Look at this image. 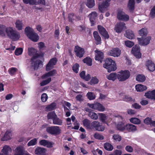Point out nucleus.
I'll use <instances>...</instances> for the list:
<instances>
[{
	"label": "nucleus",
	"mask_w": 155,
	"mask_h": 155,
	"mask_svg": "<svg viewBox=\"0 0 155 155\" xmlns=\"http://www.w3.org/2000/svg\"><path fill=\"white\" fill-rule=\"evenodd\" d=\"M25 32L27 36L31 40L34 42H37L38 40L39 36L32 28L29 27H26L25 29Z\"/></svg>",
	"instance_id": "nucleus-1"
},
{
	"label": "nucleus",
	"mask_w": 155,
	"mask_h": 155,
	"mask_svg": "<svg viewBox=\"0 0 155 155\" xmlns=\"http://www.w3.org/2000/svg\"><path fill=\"white\" fill-rule=\"evenodd\" d=\"M103 67L107 69V71L109 72L114 71L117 69L115 61L111 58H108L106 59L105 63L104 64Z\"/></svg>",
	"instance_id": "nucleus-2"
},
{
	"label": "nucleus",
	"mask_w": 155,
	"mask_h": 155,
	"mask_svg": "<svg viewBox=\"0 0 155 155\" xmlns=\"http://www.w3.org/2000/svg\"><path fill=\"white\" fill-rule=\"evenodd\" d=\"M5 31L7 35L13 41H17L19 39L20 37L19 33L16 31L13 30L12 28L9 27L6 28Z\"/></svg>",
	"instance_id": "nucleus-3"
},
{
	"label": "nucleus",
	"mask_w": 155,
	"mask_h": 155,
	"mask_svg": "<svg viewBox=\"0 0 155 155\" xmlns=\"http://www.w3.org/2000/svg\"><path fill=\"white\" fill-rule=\"evenodd\" d=\"M117 74V79L120 81H126L130 76V73L128 70H121Z\"/></svg>",
	"instance_id": "nucleus-4"
},
{
	"label": "nucleus",
	"mask_w": 155,
	"mask_h": 155,
	"mask_svg": "<svg viewBox=\"0 0 155 155\" xmlns=\"http://www.w3.org/2000/svg\"><path fill=\"white\" fill-rule=\"evenodd\" d=\"M47 132L53 135H58L61 133V130L59 127L57 126H52L47 128Z\"/></svg>",
	"instance_id": "nucleus-5"
},
{
	"label": "nucleus",
	"mask_w": 155,
	"mask_h": 155,
	"mask_svg": "<svg viewBox=\"0 0 155 155\" xmlns=\"http://www.w3.org/2000/svg\"><path fill=\"white\" fill-rule=\"evenodd\" d=\"M121 54V50L117 48H112L107 52L108 55L114 57H118Z\"/></svg>",
	"instance_id": "nucleus-6"
},
{
	"label": "nucleus",
	"mask_w": 155,
	"mask_h": 155,
	"mask_svg": "<svg viewBox=\"0 0 155 155\" xmlns=\"http://www.w3.org/2000/svg\"><path fill=\"white\" fill-rule=\"evenodd\" d=\"M87 105L90 108L94 110H97L101 111H104L105 110L104 107L99 103H97L94 104L88 103Z\"/></svg>",
	"instance_id": "nucleus-7"
},
{
	"label": "nucleus",
	"mask_w": 155,
	"mask_h": 155,
	"mask_svg": "<svg viewBox=\"0 0 155 155\" xmlns=\"http://www.w3.org/2000/svg\"><path fill=\"white\" fill-rule=\"evenodd\" d=\"M126 29L125 24L124 22H120L117 23L114 28V30L116 32L120 33Z\"/></svg>",
	"instance_id": "nucleus-8"
},
{
	"label": "nucleus",
	"mask_w": 155,
	"mask_h": 155,
	"mask_svg": "<svg viewBox=\"0 0 155 155\" xmlns=\"http://www.w3.org/2000/svg\"><path fill=\"white\" fill-rule=\"evenodd\" d=\"M58 61V60L56 58H54L51 59L46 66V70L47 71H48L54 68V66L56 65Z\"/></svg>",
	"instance_id": "nucleus-9"
},
{
	"label": "nucleus",
	"mask_w": 155,
	"mask_h": 155,
	"mask_svg": "<svg viewBox=\"0 0 155 155\" xmlns=\"http://www.w3.org/2000/svg\"><path fill=\"white\" fill-rule=\"evenodd\" d=\"M117 18L120 20L125 21H127L129 19V16L121 10L118 11Z\"/></svg>",
	"instance_id": "nucleus-10"
},
{
	"label": "nucleus",
	"mask_w": 155,
	"mask_h": 155,
	"mask_svg": "<svg viewBox=\"0 0 155 155\" xmlns=\"http://www.w3.org/2000/svg\"><path fill=\"white\" fill-rule=\"evenodd\" d=\"M28 54L31 56H33L31 58V61H34L37 58H38L39 55L37 53V51L33 48H28Z\"/></svg>",
	"instance_id": "nucleus-11"
},
{
	"label": "nucleus",
	"mask_w": 155,
	"mask_h": 155,
	"mask_svg": "<svg viewBox=\"0 0 155 155\" xmlns=\"http://www.w3.org/2000/svg\"><path fill=\"white\" fill-rule=\"evenodd\" d=\"M131 52L136 58H140L141 56L140 48L138 45H136L132 48Z\"/></svg>",
	"instance_id": "nucleus-12"
},
{
	"label": "nucleus",
	"mask_w": 155,
	"mask_h": 155,
	"mask_svg": "<svg viewBox=\"0 0 155 155\" xmlns=\"http://www.w3.org/2000/svg\"><path fill=\"white\" fill-rule=\"evenodd\" d=\"M92 127L98 131H103L105 129V127L100 124V123L98 121H94L91 123Z\"/></svg>",
	"instance_id": "nucleus-13"
},
{
	"label": "nucleus",
	"mask_w": 155,
	"mask_h": 155,
	"mask_svg": "<svg viewBox=\"0 0 155 155\" xmlns=\"http://www.w3.org/2000/svg\"><path fill=\"white\" fill-rule=\"evenodd\" d=\"M97 28L100 34L105 38L108 39L109 35L105 29L101 25L97 26Z\"/></svg>",
	"instance_id": "nucleus-14"
},
{
	"label": "nucleus",
	"mask_w": 155,
	"mask_h": 155,
	"mask_svg": "<svg viewBox=\"0 0 155 155\" xmlns=\"http://www.w3.org/2000/svg\"><path fill=\"white\" fill-rule=\"evenodd\" d=\"M103 3L101 5H99L98 6V9L100 11L102 12H104L106 9L109 5V2L110 1V0H104Z\"/></svg>",
	"instance_id": "nucleus-15"
},
{
	"label": "nucleus",
	"mask_w": 155,
	"mask_h": 155,
	"mask_svg": "<svg viewBox=\"0 0 155 155\" xmlns=\"http://www.w3.org/2000/svg\"><path fill=\"white\" fill-rule=\"evenodd\" d=\"M137 39L140 45H147L150 43L151 38L150 37H147L144 38L142 37L141 38H137Z\"/></svg>",
	"instance_id": "nucleus-16"
},
{
	"label": "nucleus",
	"mask_w": 155,
	"mask_h": 155,
	"mask_svg": "<svg viewBox=\"0 0 155 155\" xmlns=\"http://www.w3.org/2000/svg\"><path fill=\"white\" fill-rule=\"evenodd\" d=\"M74 51L76 56L80 58L83 57L84 53V49L78 46L75 47Z\"/></svg>",
	"instance_id": "nucleus-17"
},
{
	"label": "nucleus",
	"mask_w": 155,
	"mask_h": 155,
	"mask_svg": "<svg viewBox=\"0 0 155 155\" xmlns=\"http://www.w3.org/2000/svg\"><path fill=\"white\" fill-rule=\"evenodd\" d=\"M94 52L95 53V59L101 63L104 57L103 53L97 50H95Z\"/></svg>",
	"instance_id": "nucleus-18"
},
{
	"label": "nucleus",
	"mask_w": 155,
	"mask_h": 155,
	"mask_svg": "<svg viewBox=\"0 0 155 155\" xmlns=\"http://www.w3.org/2000/svg\"><path fill=\"white\" fill-rule=\"evenodd\" d=\"M119 118L121 120L118 123L117 125V129L120 131H125V128H126V125L122 121V118L120 116L119 117Z\"/></svg>",
	"instance_id": "nucleus-19"
},
{
	"label": "nucleus",
	"mask_w": 155,
	"mask_h": 155,
	"mask_svg": "<svg viewBox=\"0 0 155 155\" xmlns=\"http://www.w3.org/2000/svg\"><path fill=\"white\" fill-rule=\"evenodd\" d=\"M125 131L129 132L134 133L137 130V127L131 124H128L126 125Z\"/></svg>",
	"instance_id": "nucleus-20"
},
{
	"label": "nucleus",
	"mask_w": 155,
	"mask_h": 155,
	"mask_svg": "<svg viewBox=\"0 0 155 155\" xmlns=\"http://www.w3.org/2000/svg\"><path fill=\"white\" fill-rule=\"evenodd\" d=\"M147 69L150 71H153L155 70V65L153 62L151 60H148L145 63Z\"/></svg>",
	"instance_id": "nucleus-21"
},
{
	"label": "nucleus",
	"mask_w": 155,
	"mask_h": 155,
	"mask_svg": "<svg viewBox=\"0 0 155 155\" xmlns=\"http://www.w3.org/2000/svg\"><path fill=\"white\" fill-rule=\"evenodd\" d=\"M12 151L11 148L9 146L5 145L3 147L2 150V153L0 154L1 155H9Z\"/></svg>",
	"instance_id": "nucleus-22"
},
{
	"label": "nucleus",
	"mask_w": 155,
	"mask_h": 155,
	"mask_svg": "<svg viewBox=\"0 0 155 155\" xmlns=\"http://www.w3.org/2000/svg\"><path fill=\"white\" fill-rule=\"evenodd\" d=\"M46 149L44 148L39 147H37L35 150V153L38 155H43L46 152Z\"/></svg>",
	"instance_id": "nucleus-23"
},
{
	"label": "nucleus",
	"mask_w": 155,
	"mask_h": 155,
	"mask_svg": "<svg viewBox=\"0 0 155 155\" xmlns=\"http://www.w3.org/2000/svg\"><path fill=\"white\" fill-rule=\"evenodd\" d=\"M25 151L22 147L19 146L15 149V155H23Z\"/></svg>",
	"instance_id": "nucleus-24"
},
{
	"label": "nucleus",
	"mask_w": 155,
	"mask_h": 155,
	"mask_svg": "<svg viewBox=\"0 0 155 155\" xmlns=\"http://www.w3.org/2000/svg\"><path fill=\"white\" fill-rule=\"evenodd\" d=\"M40 144L44 146H46L48 147H52V143L45 140H42L39 141Z\"/></svg>",
	"instance_id": "nucleus-25"
},
{
	"label": "nucleus",
	"mask_w": 155,
	"mask_h": 155,
	"mask_svg": "<svg viewBox=\"0 0 155 155\" xmlns=\"http://www.w3.org/2000/svg\"><path fill=\"white\" fill-rule=\"evenodd\" d=\"M31 62L32 66L33 67V68L35 70L37 69L39 66V65L41 64V61L40 60H38L37 58L34 61H31Z\"/></svg>",
	"instance_id": "nucleus-26"
},
{
	"label": "nucleus",
	"mask_w": 155,
	"mask_h": 155,
	"mask_svg": "<svg viewBox=\"0 0 155 155\" xmlns=\"http://www.w3.org/2000/svg\"><path fill=\"white\" fill-rule=\"evenodd\" d=\"M93 36L96 41V44L97 45L101 44V38L97 31H94V32Z\"/></svg>",
	"instance_id": "nucleus-27"
},
{
	"label": "nucleus",
	"mask_w": 155,
	"mask_h": 155,
	"mask_svg": "<svg viewBox=\"0 0 155 155\" xmlns=\"http://www.w3.org/2000/svg\"><path fill=\"white\" fill-rule=\"evenodd\" d=\"M57 73L56 70L54 69L44 74L42 77L43 79H45L48 77L54 76Z\"/></svg>",
	"instance_id": "nucleus-28"
},
{
	"label": "nucleus",
	"mask_w": 155,
	"mask_h": 155,
	"mask_svg": "<svg viewBox=\"0 0 155 155\" xmlns=\"http://www.w3.org/2000/svg\"><path fill=\"white\" fill-rule=\"evenodd\" d=\"M145 96L147 98L155 100V90L145 93Z\"/></svg>",
	"instance_id": "nucleus-29"
},
{
	"label": "nucleus",
	"mask_w": 155,
	"mask_h": 155,
	"mask_svg": "<svg viewBox=\"0 0 155 155\" xmlns=\"http://www.w3.org/2000/svg\"><path fill=\"white\" fill-rule=\"evenodd\" d=\"M97 16V14L95 12H93L89 15L90 20L91 23H94Z\"/></svg>",
	"instance_id": "nucleus-30"
},
{
	"label": "nucleus",
	"mask_w": 155,
	"mask_h": 155,
	"mask_svg": "<svg viewBox=\"0 0 155 155\" xmlns=\"http://www.w3.org/2000/svg\"><path fill=\"white\" fill-rule=\"evenodd\" d=\"M125 36L129 39H132L134 38V33L131 30H127L126 31Z\"/></svg>",
	"instance_id": "nucleus-31"
},
{
	"label": "nucleus",
	"mask_w": 155,
	"mask_h": 155,
	"mask_svg": "<svg viewBox=\"0 0 155 155\" xmlns=\"http://www.w3.org/2000/svg\"><path fill=\"white\" fill-rule=\"evenodd\" d=\"M11 132L10 131L8 130L6 132L4 137L2 138L1 140L2 141L7 140L11 139Z\"/></svg>",
	"instance_id": "nucleus-32"
},
{
	"label": "nucleus",
	"mask_w": 155,
	"mask_h": 155,
	"mask_svg": "<svg viewBox=\"0 0 155 155\" xmlns=\"http://www.w3.org/2000/svg\"><path fill=\"white\" fill-rule=\"evenodd\" d=\"M135 87L136 90L137 91H142L147 89L146 86L141 84L136 85Z\"/></svg>",
	"instance_id": "nucleus-33"
},
{
	"label": "nucleus",
	"mask_w": 155,
	"mask_h": 155,
	"mask_svg": "<svg viewBox=\"0 0 155 155\" xmlns=\"http://www.w3.org/2000/svg\"><path fill=\"white\" fill-rule=\"evenodd\" d=\"M135 4V0H129L128 4V7L131 11L134 9Z\"/></svg>",
	"instance_id": "nucleus-34"
},
{
	"label": "nucleus",
	"mask_w": 155,
	"mask_h": 155,
	"mask_svg": "<svg viewBox=\"0 0 155 155\" xmlns=\"http://www.w3.org/2000/svg\"><path fill=\"white\" fill-rule=\"evenodd\" d=\"M53 121L54 124L61 125L63 124L62 120L58 118L57 116L53 119Z\"/></svg>",
	"instance_id": "nucleus-35"
},
{
	"label": "nucleus",
	"mask_w": 155,
	"mask_h": 155,
	"mask_svg": "<svg viewBox=\"0 0 155 155\" xmlns=\"http://www.w3.org/2000/svg\"><path fill=\"white\" fill-rule=\"evenodd\" d=\"M16 28L18 30H21L23 28V24L21 21L17 20L15 23Z\"/></svg>",
	"instance_id": "nucleus-36"
},
{
	"label": "nucleus",
	"mask_w": 155,
	"mask_h": 155,
	"mask_svg": "<svg viewBox=\"0 0 155 155\" xmlns=\"http://www.w3.org/2000/svg\"><path fill=\"white\" fill-rule=\"evenodd\" d=\"M99 119L100 121H101L102 122L107 124L106 121V120L107 119V117L103 113H99Z\"/></svg>",
	"instance_id": "nucleus-37"
},
{
	"label": "nucleus",
	"mask_w": 155,
	"mask_h": 155,
	"mask_svg": "<svg viewBox=\"0 0 155 155\" xmlns=\"http://www.w3.org/2000/svg\"><path fill=\"white\" fill-rule=\"evenodd\" d=\"M107 78L109 80L114 81L117 78V74L115 73H111L109 75L107 76Z\"/></svg>",
	"instance_id": "nucleus-38"
},
{
	"label": "nucleus",
	"mask_w": 155,
	"mask_h": 155,
	"mask_svg": "<svg viewBox=\"0 0 155 155\" xmlns=\"http://www.w3.org/2000/svg\"><path fill=\"white\" fill-rule=\"evenodd\" d=\"M104 147L105 150L108 151H112L114 149L113 145L108 142L104 143Z\"/></svg>",
	"instance_id": "nucleus-39"
},
{
	"label": "nucleus",
	"mask_w": 155,
	"mask_h": 155,
	"mask_svg": "<svg viewBox=\"0 0 155 155\" xmlns=\"http://www.w3.org/2000/svg\"><path fill=\"white\" fill-rule=\"evenodd\" d=\"M131 123L135 124H141L140 120L136 117H132L130 119Z\"/></svg>",
	"instance_id": "nucleus-40"
},
{
	"label": "nucleus",
	"mask_w": 155,
	"mask_h": 155,
	"mask_svg": "<svg viewBox=\"0 0 155 155\" xmlns=\"http://www.w3.org/2000/svg\"><path fill=\"white\" fill-rule=\"evenodd\" d=\"M56 106V104L54 103H53L51 104L50 105L47 106L46 107V110L47 111L53 110L55 109Z\"/></svg>",
	"instance_id": "nucleus-41"
},
{
	"label": "nucleus",
	"mask_w": 155,
	"mask_h": 155,
	"mask_svg": "<svg viewBox=\"0 0 155 155\" xmlns=\"http://www.w3.org/2000/svg\"><path fill=\"white\" fill-rule=\"evenodd\" d=\"M83 123L84 125L87 129H91L90 126L91 122L87 119H86L83 121Z\"/></svg>",
	"instance_id": "nucleus-42"
},
{
	"label": "nucleus",
	"mask_w": 155,
	"mask_h": 155,
	"mask_svg": "<svg viewBox=\"0 0 155 155\" xmlns=\"http://www.w3.org/2000/svg\"><path fill=\"white\" fill-rule=\"evenodd\" d=\"M23 2L25 4H29L31 5H37L38 3L37 0H23Z\"/></svg>",
	"instance_id": "nucleus-43"
},
{
	"label": "nucleus",
	"mask_w": 155,
	"mask_h": 155,
	"mask_svg": "<svg viewBox=\"0 0 155 155\" xmlns=\"http://www.w3.org/2000/svg\"><path fill=\"white\" fill-rule=\"evenodd\" d=\"M112 139L115 142H120L122 139V137L119 134H115L113 135Z\"/></svg>",
	"instance_id": "nucleus-44"
},
{
	"label": "nucleus",
	"mask_w": 155,
	"mask_h": 155,
	"mask_svg": "<svg viewBox=\"0 0 155 155\" xmlns=\"http://www.w3.org/2000/svg\"><path fill=\"white\" fill-rule=\"evenodd\" d=\"M139 34L142 37L146 36L148 34V31L147 29L145 28H142L139 30Z\"/></svg>",
	"instance_id": "nucleus-45"
},
{
	"label": "nucleus",
	"mask_w": 155,
	"mask_h": 155,
	"mask_svg": "<svg viewBox=\"0 0 155 155\" xmlns=\"http://www.w3.org/2000/svg\"><path fill=\"white\" fill-rule=\"evenodd\" d=\"M56 114L54 111L49 112L47 115V118L48 119H53L57 116Z\"/></svg>",
	"instance_id": "nucleus-46"
},
{
	"label": "nucleus",
	"mask_w": 155,
	"mask_h": 155,
	"mask_svg": "<svg viewBox=\"0 0 155 155\" xmlns=\"http://www.w3.org/2000/svg\"><path fill=\"white\" fill-rule=\"evenodd\" d=\"M83 62L86 64L88 66H91L92 65V61L91 59L90 58H86L83 59Z\"/></svg>",
	"instance_id": "nucleus-47"
},
{
	"label": "nucleus",
	"mask_w": 155,
	"mask_h": 155,
	"mask_svg": "<svg viewBox=\"0 0 155 155\" xmlns=\"http://www.w3.org/2000/svg\"><path fill=\"white\" fill-rule=\"evenodd\" d=\"M86 5L90 8H92L95 5L94 0H88Z\"/></svg>",
	"instance_id": "nucleus-48"
},
{
	"label": "nucleus",
	"mask_w": 155,
	"mask_h": 155,
	"mask_svg": "<svg viewBox=\"0 0 155 155\" xmlns=\"http://www.w3.org/2000/svg\"><path fill=\"white\" fill-rule=\"evenodd\" d=\"M136 79L138 81L143 82L145 80V77L143 75L139 74L137 76Z\"/></svg>",
	"instance_id": "nucleus-49"
},
{
	"label": "nucleus",
	"mask_w": 155,
	"mask_h": 155,
	"mask_svg": "<svg viewBox=\"0 0 155 155\" xmlns=\"http://www.w3.org/2000/svg\"><path fill=\"white\" fill-rule=\"evenodd\" d=\"M17 70L18 69L16 68L13 67L9 68L8 70V72L11 75H13L15 74Z\"/></svg>",
	"instance_id": "nucleus-50"
},
{
	"label": "nucleus",
	"mask_w": 155,
	"mask_h": 155,
	"mask_svg": "<svg viewBox=\"0 0 155 155\" xmlns=\"http://www.w3.org/2000/svg\"><path fill=\"white\" fill-rule=\"evenodd\" d=\"M89 116L93 120H96L98 118V116L97 114L93 112H91L89 113Z\"/></svg>",
	"instance_id": "nucleus-51"
},
{
	"label": "nucleus",
	"mask_w": 155,
	"mask_h": 155,
	"mask_svg": "<svg viewBox=\"0 0 155 155\" xmlns=\"http://www.w3.org/2000/svg\"><path fill=\"white\" fill-rule=\"evenodd\" d=\"M99 81L96 77H92L90 82L91 85L95 84H97Z\"/></svg>",
	"instance_id": "nucleus-52"
},
{
	"label": "nucleus",
	"mask_w": 155,
	"mask_h": 155,
	"mask_svg": "<svg viewBox=\"0 0 155 155\" xmlns=\"http://www.w3.org/2000/svg\"><path fill=\"white\" fill-rule=\"evenodd\" d=\"M88 99L90 100H93L95 99V96L94 94L92 92H88L87 94Z\"/></svg>",
	"instance_id": "nucleus-53"
},
{
	"label": "nucleus",
	"mask_w": 155,
	"mask_h": 155,
	"mask_svg": "<svg viewBox=\"0 0 155 155\" xmlns=\"http://www.w3.org/2000/svg\"><path fill=\"white\" fill-rule=\"evenodd\" d=\"M37 143V139L34 138L29 141L27 145L28 146H34L36 145Z\"/></svg>",
	"instance_id": "nucleus-54"
},
{
	"label": "nucleus",
	"mask_w": 155,
	"mask_h": 155,
	"mask_svg": "<svg viewBox=\"0 0 155 155\" xmlns=\"http://www.w3.org/2000/svg\"><path fill=\"white\" fill-rule=\"evenodd\" d=\"M79 65L78 64L76 63L72 67V69L73 71L76 73H77L79 71Z\"/></svg>",
	"instance_id": "nucleus-55"
},
{
	"label": "nucleus",
	"mask_w": 155,
	"mask_h": 155,
	"mask_svg": "<svg viewBox=\"0 0 155 155\" xmlns=\"http://www.w3.org/2000/svg\"><path fill=\"white\" fill-rule=\"evenodd\" d=\"M76 16L73 13L69 14L68 16L69 21L70 22H72L75 19Z\"/></svg>",
	"instance_id": "nucleus-56"
},
{
	"label": "nucleus",
	"mask_w": 155,
	"mask_h": 155,
	"mask_svg": "<svg viewBox=\"0 0 155 155\" xmlns=\"http://www.w3.org/2000/svg\"><path fill=\"white\" fill-rule=\"evenodd\" d=\"M51 81V78H49L43 81L40 83V85L41 86H43L47 84H48Z\"/></svg>",
	"instance_id": "nucleus-57"
},
{
	"label": "nucleus",
	"mask_w": 155,
	"mask_h": 155,
	"mask_svg": "<svg viewBox=\"0 0 155 155\" xmlns=\"http://www.w3.org/2000/svg\"><path fill=\"white\" fill-rule=\"evenodd\" d=\"M150 16V17L153 18L155 17V5L151 9Z\"/></svg>",
	"instance_id": "nucleus-58"
},
{
	"label": "nucleus",
	"mask_w": 155,
	"mask_h": 155,
	"mask_svg": "<svg viewBox=\"0 0 155 155\" xmlns=\"http://www.w3.org/2000/svg\"><path fill=\"white\" fill-rule=\"evenodd\" d=\"M5 30L4 26L3 25H0V35L2 36L5 35Z\"/></svg>",
	"instance_id": "nucleus-59"
},
{
	"label": "nucleus",
	"mask_w": 155,
	"mask_h": 155,
	"mask_svg": "<svg viewBox=\"0 0 155 155\" xmlns=\"http://www.w3.org/2000/svg\"><path fill=\"white\" fill-rule=\"evenodd\" d=\"M94 137L95 138L98 140H102L104 139V137L103 135L98 133L95 134Z\"/></svg>",
	"instance_id": "nucleus-60"
},
{
	"label": "nucleus",
	"mask_w": 155,
	"mask_h": 155,
	"mask_svg": "<svg viewBox=\"0 0 155 155\" xmlns=\"http://www.w3.org/2000/svg\"><path fill=\"white\" fill-rule=\"evenodd\" d=\"M125 44L126 46L131 48L134 45V43L133 42L130 41H127L125 42Z\"/></svg>",
	"instance_id": "nucleus-61"
},
{
	"label": "nucleus",
	"mask_w": 155,
	"mask_h": 155,
	"mask_svg": "<svg viewBox=\"0 0 155 155\" xmlns=\"http://www.w3.org/2000/svg\"><path fill=\"white\" fill-rule=\"evenodd\" d=\"M23 51V49L22 48H17L15 51V54L16 55L18 56L21 54Z\"/></svg>",
	"instance_id": "nucleus-62"
},
{
	"label": "nucleus",
	"mask_w": 155,
	"mask_h": 155,
	"mask_svg": "<svg viewBox=\"0 0 155 155\" xmlns=\"http://www.w3.org/2000/svg\"><path fill=\"white\" fill-rule=\"evenodd\" d=\"M152 119L150 117H147L143 120V122L147 125H150L152 121Z\"/></svg>",
	"instance_id": "nucleus-63"
},
{
	"label": "nucleus",
	"mask_w": 155,
	"mask_h": 155,
	"mask_svg": "<svg viewBox=\"0 0 155 155\" xmlns=\"http://www.w3.org/2000/svg\"><path fill=\"white\" fill-rule=\"evenodd\" d=\"M41 99L43 102H46L48 99V96L47 94L45 93H43L41 96Z\"/></svg>",
	"instance_id": "nucleus-64"
}]
</instances>
